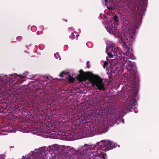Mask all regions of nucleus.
Listing matches in <instances>:
<instances>
[{"label": "nucleus", "mask_w": 159, "mask_h": 159, "mask_svg": "<svg viewBox=\"0 0 159 159\" xmlns=\"http://www.w3.org/2000/svg\"><path fill=\"white\" fill-rule=\"evenodd\" d=\"M118 21V17L115 16L111 20V23L106 26V29L110 34L119 36V42L122 44L123 47L125 50L124 55L126 56V58L124 57H121V61L123 66L126 67L128 70H131L133 69V65L134 63L127 59H134V57L131 53L132 50L129 49L128 45H130L134 41L136 30L134 29L128 30H126V31L123 30L119 35V31L117 29Z\"/></svg>", "instance_id": "nucleus-1"}, {"label": "nucleus", "mask_w": 159, "mask_h": 159, "mask_svg": "<svg viewBox=\"0 0 159 159\" xmlns=\"http://www.w3.org/2000/svg\"><path fill=\"white\" fill-rule=\"evenodd\" d=\"M116 147V144L109 140H102L98 142L96 145H89L85 144L84 146L80 148L82 150L81 156L82 159H88L90 153L95 150L100 151L102 153L101 149L106 151L114 148ZM81 150V149H80Z\"/></svg>", "instance_id": "nucleus-2"}, {"label": "nucleus", "mask_w": 159, "mask_h": 159, "mask_svg": "<svg viewBox=\"0 0 159 159\" xmlns=\"http://www.w3.org/2000/svg\"><path fill=\"white\" fill-rule=\"evenodd\" d=\"M88 81L91 83L93 87H96L100 90H104V84L103 82V80L98 76L92 75L89 77Z\"/></svg>", "instance_id": "nucleus-3"}, {"label": "nucleus", "mask_w": 159, "mask_h": 159, "mask_svg": "<svg viewBox=\"0 0 159 159\" xmlns=\"http://www.w3.org/2000/svg\"><path fill=\"white\" fill-rule=\"evenodd\" d=\"M109 44L110 46L109 49H110V51H111L112 52H113L114 53H117L119 55V56L118 55H116V56H117L118 57H117V59L118 60V57L120 59V58H121V57H122L121 56L120 54L122 53V51H121L120 48H118L117 46L115 45L114 44L111 43L109 44Z\"/></svg>", "instance_id": "nucleus-4"}, {"label": "nucleus", "mask_w": 159, "mask_h": 159, "mask_svg": "<svg viewBox=\"0 0 159 159\" xmlns=\"http://www.w3.org/2000/svg\"><path fill=\"white\" fill-rule=\"evenodd\" d=\"M136 91L134 93L130 95L128 98V103L129 104V107H133V106L136 105V100L138 98V94Z\"/></svg>", "instance_id": "nucleus-5"}, {"label": "nucleus", "mask_w": 159, "mask_h": 159, "mask_svg": "<svg viewBox=\"0 0 159 159\" xmlns=\"http://www.w3.org/2000/svg\"><path fill=\"white\" fill-rule=\"evenodd\" d=\"M50 133V135L51 137H53L55 139L61 138V137H63V138H65L66 137H63L64 136L66 135V133L62 131H59L58 132H55L54 131H51Z\"/></svg>", "instance_id": "nucleus-6"}, {"label": "nucleus", "mask_w": 159, "mask_h": 159, "mask_svg": "<svg viewBox=\"0 0 159 159\" xmlns=\"http://www.w3.org/2000/svg\"><path fill=\"white\" fill-rule=\"evenodd\" d=\"M59 76L60 77H64L70 83H72L74 81V78L70 75L68 73L63 72L59 75Z\"/></svg>", "instance_id": "nucleus-7"}, {"label": "nucleus", "mask_w": 159, "mask_h": 159, "mask_svg": "<svg viewBox=\"0 0 159 159\" xmlns=\"http://www.w3.org/2000/svg\"><path fill=\"white\" fill-rule=\"evenodd\" d=\"M6 131L9 132H14V131L13 130V127H11L9 129H3L0 128V134L1 135H6L7 134L5 132Z\"/></svg>", "instance_id": "nucleus-8"}, {"label": "nucleus", "mask_w": 159, "mask_h": 159, "mask_svg": "<svg viewBox=\"0 0 159 159\" xmlns=\"http://www.w3.org/2000/svg\"><path fill=\"white\" fill-rule=\"evenodd\" d=\"M109 47H110V46L109 44L107 45L106 52L107 53V55L109 57L112 58L113 57V55L111 53L108 52L109 50H110V49H109Z\"/></svg>", "instance_id": "nucleus-9"}, {"label": "nucleus", "mask_w": 159, "mask_h": 159, "mask_svg": "<svg viewBox=\"0 0 159 159\" xmlns=\"http://www.w3.org/2000/svg\"><path fill=\"white\" fill-rule=\"evenodd\" d=\"M77 79L80 82L84 81L85 80V78L83 75H79L77 76Z\"/></svg>", "instance_id": "nucleus-10"}, {"label": "nucleus", "mask_w": 159, "mask_h": 159, "mask_svg": "<svg viewBox=\"0 0 159 159\" xmlns=\"http://www.w3.org/2000/svg\"><path fill=\"white\" fill-rule=\"evenodd\" d=\"M55 57L56 58L58 59L59 58V60H60L61 59L60 58V56H59V54L57 53L55 55Z\"/></svg>", "instance_id": "nucleus-11"}, {"label": "nucleus", "mask_w": 159, "mask_h": 159, "mask_svg": "<svg viewBox=\"0 0 159 159\" xmlns=\"http://www.w3.org/2000/svg\"><path fill=\"white\" fill-rule=\"evenodd\" d=\"M75 35L73 33H72L71 35L69 37L71 39H73L74 38Z\"/></svg>", "instance_id": "nucleus-12"}, {"label": "nucleus", "mask_w": 159, "mask_h": 159, "mask_svg": "<svg viewBox=\"0 0 159 159\" xmlns=\"http://www.w3.org/2000/svg\"><path fill=\"white\" fill-rule=\"evenodd\" d=\"M58 146V145H57V144H55V145H52V147H53L52 148H54V150H56V149H55V147H57Z\"/></svg>", "instance_id": "nucleus-13"}, {"label": "nucleus", "mask_w": 159, "mask_h": 159, "mask_svg": "<svg viewBox=\"0 0 159 159\" xmlns=\"http://www.w3.org/2000/svg\"><path fill=\"white\" fill-rule=\"evenodd\" d=\"M107 62H105L104 63V66H103V67L104 68H105V66L107 65Z\"/></svg>", "instance_id": "nucleus-14"}, {"label": "nucleus", "mask_w": 159, "mask_h": 159, "mask_svg": "<svg viewBox=\"0 0 159 159\" xmlns=\"http://www.w3.org/2000/svg\"><path fill=\"white\" fill-rule=\"evenodd\" d=\"M125 22H123V23H124V24H127V20H125Z\"/></svg>", "instance_id": "nucleus-15"}, {"label": "nucleus", "mask_w": 159, "mask_h": 159, "mask_svg": "<svg viewBox=\"0 0 159 159\" xmlns=\"http://www.w3.org/2000/svg\"><path fill=\"white\" fill-rule=\"evenodd\" d=\"M89 61H88L87 62V67H88V68H89V67H88V65H89Z\"/></svg>", "instance_id": "nucleus-16"}, {"label": "nucleus", "mask_w": 159, "mask_h": 159, "mask_svg": "<svg viewBox=\"0 0 159 159\" xmlns=\"http://www.w3.org/2000/svg\"><path fill=\"white\" fill-rule=\"evenodd\" d=\"M107 0H105V3H107Z\"/></svg>", "instance_id": "nucleus-17"}, {"label": "nucleus", "mask_w": 159, "mask_h": 159, "mask_svg": "<svg viewBox=\"0 0 159 159\" xmlns=\"http://www.w3.org/2000/svg\"><path fill=\"white\" fill-rule=\"evenodd\" d=\"M29 132V131L27 130V131H25V132H27H27Z\"/></svg>", "instance_id": "nucleus-18"}, {"label": "nucleus", "mask_w": 159, "mask_h": 159, "mask_svg": "<svg viewBox=\"0 0 159 159\" xmlns=\"http://www.w3.org/2000/svg\"><path fill=\"white\" fill-rule=\"evenodd\" d=\"M15 75L16 76V75H16V74H15L14 75Z\"/></svg>", "instance_id": "nucleus-19"}, {"label": "nucleus", "mask_w": 159, "mask_h": 159, "mask_svg": "<svg viewBox=\"0 0 159 159\" xmlns=\"http://www.w3.org/2000/svg\"><path fill=\"white\" fill-rule=\"evenodd\" d=\"M147 1V0H145V1L146 2Z\"/></svg>", "instance_id": "nucleus-20"}, {"label": "nucleus", "mask_w": 159, "mask_h": 159, "mask_svg": "<svg viewBox=\"0 0 159 159\" xmlns=\"http://www.w3.org/2000/svg\"><path fill=\"white\" fill-rule=\"evenodd\" d=\"M118 147H119V146H119V145H118Z\"/></svg>", "instance_id": "nucleus-21"}]
</instances>
